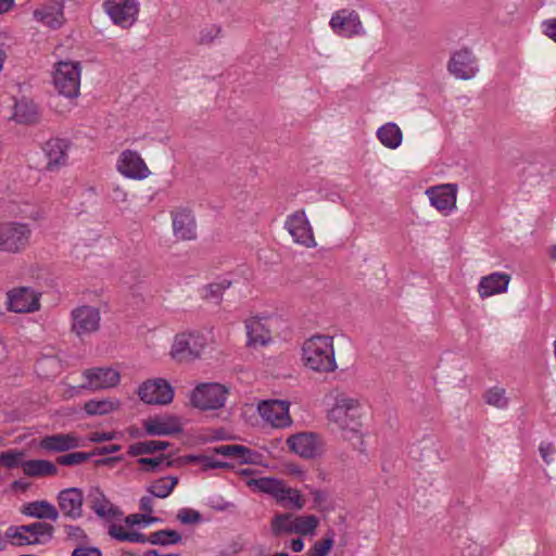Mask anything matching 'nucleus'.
I'll use <instances>...</instances> for the list:
<instances>
[{
    "label": "nucleus",
    "instance_id": "1",
    "mask_svg": "<svg viewBox=\"0 0 556 556\" xmlns=\"http://www.w3.org/2000/svg\"><path fill=\"white\" fill-rule=\"evenodd\" d=\"M304 365L317 372H332L337 369L333 338L330 336H313L302 345Z\"/></svg>",
    "mask_w": 556,
    "mask_h": 556
},
{
    "label": "nucleus",
    "instance_id": "2",
    "mask_svg": "<svg viewBox=\"0 0 556 556\" xmlns=\"http://www.w3.org/2000/svg\"><path fill=\"white\" fill-rule=\"evenodd\" d=\"M366 415V404L359 399L346 394H338L333 406L328 412L329 421L342 430L357 432Z\"/></svg>",
    "mask_w": 556,
    "mask_h": 556
},
{
    "label": "nucleus",
    "instance_id": "3",
    "mask_svg": "<svg viewBox=\"0 0 556 556\" xmlns=\"http://www.w3.org/2000/svg\"><path fill=\"white\" fill-rule=\"evenodd\" d=\"M212 338L208 332L199 330L175 334L169 356L177 363H189L200 358L208 348Z\"/></svg>",
    "mask_w": 556,
    "mask_h": 556
},
{
    "label": "nucleus",
    "instance_id": "4",
    "mask_svg": "<svg viewBox=\"0 0 556 556\" xmlns=\"http://www.w3.org/2000/svg\"><path fill=\"white\" fill-rule=\"evenodd\" d=\"M81 67L79 62L61 61L55 64L53 85L60 94L73 99L80 89Z\"/></svg>",
    "mask_w": 556,
    "mask_h": 556
},
{
    "label": "nucleus",
    "instance_id": "5",
    "mask_svg": "<svg viewBox=\"0 0 556 556\" xmlns=\"http://www.w3.org/2000/svg\"><path fill=\"white\" fill-rule=\"evenodd\" d=\"M229 390L226 386L207 382L198 384L190 395V403L201 410H214L222 408L228 397Z\"/></svg>",
    "mask_w": 556,
    "mask_h": 556
},
{
    "label": "nucleus",
    "instance_id": "6",
    "mask_svg": "<svg viewBox=\"0 0 556 556\" xmlns=\"http://www.w3.org/2000/svg\"><path fill=\"white\" fill-rule=\"evenodd\" d=\"M102 7L112 23L124 29L137 22L140 12L138 0H105Z\"/></svg>",
    "mask_w": 556,
    "mask_h": 556
},
{
    "label": "nucleus",
    "instance_id": "7",
    "mask_svg": "<svg viewBox=\"0 0 556 556\" xmlns=\"http://www.w3.org/2000/svg\"><path fill=\"white\" fill-rule=\"evenodd\" d=\"M286 444L289 451L303 459L319 457L324 452V440L315 432L304 431L290 435Z\"/></svg>",
    "mask_w": 556,
    "mask_h": 556
},
{
    "label": "nucleus",
    "instance_id": "8",
    "mask_svg": "<svg viewBox=\"0 0 556 556\" xmlns=\"http://www.w3.org/2000/svg\"><path fill=\"white\" fill-rule=\"evenodd\" d=\"M329 26L336 35L344 38L365 35L359 14L351 9H341L333 12L329 21Z\"/></svg>",
    "mask_w": 556,
    "mask_h": 556
},
{
    "label": "nucleus",
    "instance_id": "9",
    "mask_svg": "<svg viewBox=\"0 0 556 556\" xmlns=\"http://www.w3.org/2000/svg\"><path fill=\"white\" fill-rule=\"evenodd\" d=\"M30 230L25 224L0 223V251L17 253L28 244Z\"/></svg>",
    "mask_w": 556,
    "mask_h": 556
},
{
    "label": "nucleus",
    "instance_id": "10",
    "mask_svg": "<svg viewBox=\"0 0 556 556\" xmlns=\"http://www.w3.org/2000/svg\"><path fill=\"white\" fill-rule=\"evenodd\" d=\"M285 228L293 238L294 242L305 248L317 245L313 228L304 210H299L290 214L285 223Z\"/></svg>",
    "mask_w": 556,
    "mask_h": 556
},
{
    "label": "nucleus",
    "instance_id": "11",
    "mask_svg": "<svg viewBox=\"0 0 556 556\" xmlns=\"http://www.w3.org/2000/svg\"><path fill=\"white\" fill-rule=\"evenodd\" d=\"M84 381L80 387L91 391L116 387L121 381V372L113 367H93L83 371Z\"/></svg>",
    "mask_w": 556,
    "mask_h": 556
},
{
    "label": "nucleus",
    "instance_id": "12",
    "mask_svg": "<svg viewBox=\"0 0 556 556\" xmlns=\"http://www.w3.org/2000/svg\"><path fill=\"white\" fill-rule=\"evenodd\" d=\"M138 396L147 404L165 405L173 401L174 390L167 380L155 378L140 384Z\"/></svg>",
    "mask_w": 556,
    "mask_h": 556
},
{
    "label": "nucleus",
    "instance_id": "13",
    "mask_svg": "<svg viewBox=\"0 0 556 556\" xmlns=\"http://www.w3.org/2000/svg\"><path fill=\"white\" fill-rule=\"evenodd\" d=\"M40 293L29 287H18L7 294L8 309L14 313H33L40 308Z\"/></svg>",
    "mask_w": 556,
    "mask_h": 556
},
{
    "label": "nucleus",
    "instance_id": "14",
    "mask_svg": "<svg viewBox=\"0 0 556 556\" xmlns=\"http://www.w3.org/2000/svg\"><path fill=\"white\" fill-rule=\"evenodd\" d=\"M457 190L455 184H442L428 188L426 194L433 207L448 216L456 208Z\"/></svg>",
    "mask_w": 556,
    "mask_h": 556
},
{
    "label": "nucleus",
    "instance_id": "15",
    "mask_svg": "<svg viewBox=\"0 0 556 556\" xmlns=\"http://www.w3.org/2000/svg\"><path fill=\"white\" fill-rule=\"evenodd\" d=\"M116 168L121 175L134 180L146 179L151 174L144 160L132 150H125L119 154Z\"/></svg>",
    "mask_w": 556,
    "mask_h": 556
},
{
    "label": "nucleus",
    "instance_id": "16",
    "mask_svg": "<svg viewBox=\"0 0 556 556\" xmlns=\"http://www.w3.org/2000/svg\"><path fill=\"white\" fill-rule=\"evenodd\" d=\"M289 407L287 401L267 400L258 404V413L274 428H286L292 424Z\"/></svg>",
    "mask_w": 556,
    "mask_h": 556
},
{
    "label": "nucleus",
    "instance_id": "17",
    "mask_svg": "<svg viewBox=\"0 0 556 556\" xmlns=\"http://www.w3.org/2000/svg\"><path fill=\"white\" fill-rule=\"evenodd\" d=\"M100 320V311L93 306L83 305L72 311V330L78 337L96 332Z\"/></svg>",
    "mask_w": 556,
    "mask_h": 556
},
{
    "label": "nucleus",
    "instance_id": "18",
    "mask_svg": "<svg viewBox=\"0 0 556 556\" xmlns=\"http://www.w3.org/2000/svg\"><path fill=\"white\" fill-rule=\"evenodd\" d=\"M274 319L268 316H253L245 320L249 346H264L271 342Z\"/></svg>",
    "mask_w": 556,
    "mask_h": 556
},
{
    "label": "nucleus",
    "instance_id": "19",
    "mask_svg": "<svg viewBox=\"0 0 556 556\" xmlns=\"http://www.w3.org/2000/svg\"><path fill=\"white\" fill-rule=\"evenodd\" d=\"M71 142L66 139L52 138L42 146V151L47 157V169L56 172L68 164V151Z\"/></svg>",
    "mask_w": 556,
    "mask_h": 556
},
{
    "label": "nucleus",
    "instance_id": "20",
    "mask_svg": "<svg viewBox=\"0 0 556 556\" xmlns=\"http://www.w3.org/2000/svg\"><path fill=\"white\" fill-rule=\"evenodd\" d=\"M58 505L63 516L71 520L83 517L84 493L78 488H68L59 492Z\"/></svg>",
    "mask_w": 556,
    "mask_h": 556
},
{
    "label": "nucleus",
    "instance_id": "21",
    "mask_svg": "<svg viewBox=\"0 0 556 556\" xmlns=\"http://www.w3.org/2000/svg\"><path fill=\"white\" fill-rule=\"evenodd\" d=\"M447 68L456 78L464 80L472 78L478 71L476 58L468 49L456 51L451 56Z\"/></svg>",
    "mask_w": 556,
    "mask_h": 556
},
{
    "label": "nucleus",
    "instance_id": "22",
    "mask_svg": "<svg viewBox=\"0 0 556 556\" xmlns=\"http://www.w3.org/2000/svg\"><path fill=\"white\" fill-rule=\"evenodd\" d=\"M83 446H86L83 439L73 432L46 435L39 442V447L48 452H66Z\"/></svg>",
    "mask_w": 556,
    "mask_h": 556
},
{
    "label": "nucleus",
    "instance_id": "23",
    "mask_svg": "<svg viewBox=\"0 0 556 556\" xmlns=\"http://www.w3.org/2000/svg\"><path fill=\"white\" fill-rule=\"evenodd\" d=\"M34 20L42 25L56 29L64 24V5L62 2L52 1L45 3L33 12Z\"/></svg>",
    "mask_w": 556,
    "mask_h": 556
},
{
    "label": "nucleus",
    "instance_id": "24",
    "mask_svg": "<svg viewBox=\"0 0 556 556\" xmlns=\"http://www.w3.org/2000/svg\"><path fill=\"white\" fill-rule=\"evenodd\" d=\"M509 282L510 276L508 274L494 271L480 279L477 291L481 299H486L506 292Z\"/></svg>",
    "mask_w": 556,
    "mask_h": 556
},
{
    "label": "nucleus",
    "instance_id": "25",
    "mask_svg": "<svg viewBox=\"0 0 556 556\" xmlns=\"http://www.w3.org/2000/svg\"><path fill=\"white\" fill-rule=\"evenodd\" d=\"M173 231L176 238L191 240L195 238V220L190 211L185 208L172 213Z\"/></svg>",
    "mask_w": 556,
    "mask_h": 556
},
{
    "label": "nucleus",
    "instance_id": "26",
    "mask_svg": "<svg viewBox=\"0 0 556 556\" xmlns=\"http://www.w3.org/2000/svg\"><path fill=\"white\" fill-rule=\"evenodd\" d=\"M144 429L150 435H172L181 431L178 419L168 416L148 419Z\"/></svg>",
    "mask_w": 556,
    "mask_h": 556
},
{
    "label": "nucleus",
    "instance_id": "27",
    "mask_svg": "<svg viewBox=\"0 0 556 556\" xmlns=\"http://www.w3.org/2000/svg\"><path fill=\"white\" fill-rule=\"evenodd\" d=\"M22 513L28 517L56 521L60 513L58 508L48 501H34L23 506Z\"/></svg>",
    "mask_w": 556,
    "mask_h": 556
},
{
    "label": "nucleus",
    "instance_id": "28",
    "mask_svg": "<svg viewBox=\"0 0 556 556\" xmlns=\"http://www.w3.org/2000/svg\"><path fill=\"white\" fill-rule=\"evenodd\" d=\"M275 500L280 506L288 509L300 510L306 504L304 495L298 489L288 486L285 481L276 494Z\"/></svg>",
    "mask_w": 556,
    "mask_h": 556
},
{
    "label": "nucleus",
    "instance_id": "29",
    "mask_svg": "<svg viewBox=\"0 0 556 556\" xmlns=\"http://www.w3.org/2000/svg\"><path fill=\"white\" fill-rule=\"evenodd\" d=\"M379 142L387 149L395 150L403 142V131L397 124L389 122L377 129Z\"/></svg>",
    "mask_w": 556,
    "mask_h": 556
},
{
    "label": "nucleus",
    "instance_id": "30",
    "mask_svg": "<svg viewBox=\"0 0 556 556\" xmlns=\"http://www.w3.org/2000/svg\"><path fill=\"white\" fill-rule=\"evenodd\" d=\"M213 453L229 458H236L242 463L253 464L256 462L257 454L247 446L239 444H226L213 447Z\"/></svg>",
    "mask_w": 556,
    "mask_h": 556
},
{
    "label": "nucleus",
    "instance_id": "31",
    "mask_svg": "<svg viewBox=\"0 0 556 556\" xmlns=\"http://www.w3.org/2000/svg\"><path fill=\"white\" fill-rule=\"evenodd\" d=\"M23 472L27 477L40 478V477H52L58 473L56 466L46 459H30L22 463Z\"/></svg>",
    "mask_w": 556,
    "mask_h": 556
},
{
    "label": "nucleus",
    "instance_id": "32",
    "mask_svg": "<svg viewBox=\"0 0 556 556\" xmlns=\"http://www.w3.org/2000/svg\"><path fill=\"white\" fill-rule=\"evenodd\" d=\"M90 507L101 518H114L118 515V509L115 507L105 495L98 489L91 491L89 494Z\"/></svg>",
    "mask_w": 556,
    "mask_h": 556
},
{
    "label": "nucleus",
    "instance_id": "33",
    "mask_svg": "<svg viewBox=\"0 0 556 556\" xmlns=\"http://www.w3.org/2000/svg\"><path fill=\"white\" fill-rule=\"evenodd\" d=\"M38 106L37 104L26 98L17 100L14 105L13 118L20 124H33L38 121Z\"/></svg>",
    "mask_w": 556,
    "mask_h": 556
},
{
    "label": "nucleus",
    "instance_id": "34",
    "mask_svg": "<svg viewBox=\"0 0 556 556\" xmlns=\"http://www.w3.org/2000/svg\"><path fill=\"white\" fill-rule=\"evenodd\" d=\"M270 531L276 538L296 534L295 515L292 513L276 514L270 520Z\"/></svg>",
    "mask_w": 556,
    "mask_h": 556
},
{
    "label": "nucleus",
    "instance_id": "35",
    "mask_svg": "<svg viewBox=\"0 0 556 556\" xmlns=\"http://www.w3.org/2000/svg\"><path fill=\"white\" fill-rule=\"evenodd\" d=\"M27 529L28 543L30 545L48 543L52 539L54 532L52 525L40 521L27 525Z\"/></svg>",
    "mask_w": 556,
    "mask_h": 556
},
{
    "label": "nucleus",
    "instance_id": "36",
    "mask_svg": "<svg viewBox=\"0 0 556 556\" xmlns=\"http://www.w3.org/2000/svg\"><path fill=\"white\" fill-rule=\"evenodd\" d=\"M119 407L117 399L90 400L85 403L84 410L89 416L106 415Z\"/></svg>",
    "mask_w": 556,
    "mask_h": 556
},
{
    "label": "nucleus",
    "instance_id": "37",
    "mask_svg": "<svg viewBox=\"0 0 556 556\" xmlns=\"http://www.w3.org/2000/svg\"><path fill=\"white\" fill-rule=\"evenodd\" d=\"M283 481L271 478V477H262L256 479H250L247 481V485L254 491H258L262 493H266L271 495L274 498L276 494L278 493L280 486L282 485Z\"/></svg>",
    "mask_w": 556,
    "mask_h": 556
},
{
    "label": "nucleus",
    "instance_id": "38",
    "mask_svg": "<svg viewBox=\"0 0 556 556\" xmlns=\"http://www.w3.org/2000/svg\"><path fill=\"white\" fill-rule=\"evenodd\" d=\"M109 534L121 541V542H131V543H146L147 536L138 532L136 530L129 529L127 527H124L122 525H112L109 528Z\"/></svg>",
    "mask_w": 556,
    "mask_h": 556
},
{
    "label": "nucleus",
    "instance_id": "39",
    "mask_svg": "<svg viewBox=\"0 0 556 556\" xmlns=\"http://www.w3.org/2000/svg\"><path fill=\"white\" fill-rule=\"evenodd\" d=\"M177 484L178 479L176 477H162L153 481L149 485L148 491L154 497L166 498L172 494Z\"/></svg>",
    "mask_w": 556,
    "mask_h": 556
},
{
    "label": "nucleus",
    "instance_id": "40",
    "mask_svg": "<svg viewBox=\"0 0 556 556\" xmlns=\"http://www.w3.org/2000/svg\"><path fill=\"white\" fill-rule=\"evenodd\" d=\"M168 442L160 440H149L134 443L128 448V454L131 456H140L152 454L157 451H163L168 446Z\"/></svg>",
    "mask_w": 556,
    "mask_h": 556
},
{
    "label": "nucleus",
    "instance_id": "41",
    "mask_svg": "<svg viewBox=\"0 0 556 556\" xmlns=\"http://www.w3.org/2000/svg\"><path fill=\"white\" fill-rule=\"evenodd\" d=\"M483 400L488 405L493 406L497 409L507 408L509 403L508 397L506 396V390L498 386L489 388L483 393Z\"/></svg>",
    "mask_w": 556,
    "mask_h": 556
},
{
    "label": "nucleus",
    "instance_id": "42",
    "mask_svg": "<svg viewBox=\"0 0 556 556\" xmlns=\"http://www.w3.org/2000/svg\"><path fill=\"white\" fill-rule=\"evenodd\" d=\"M182 540V536L179 532L175 530H160L152 532L149 536H147V542H150L154 545H170L177 544Z\"/></svg>",
    "mask_w": 556,
    "mask_h": 556
},
{
    "label": "nucleus",
    "instance_id": "43",
    "mask_svg": "<svg viewBox=\"0 0 556 556\" xmlns=\"http://www.w3.org/2000/svg\"><path fill=\"white\" fill-rule=\"evenodd\" d=\"M319 526V519L315 515H295V530L299 535L314 534Z\"/></svg>",
    "mask_w": 556,
    "mask_h": 556
},
{
    "label": "nucleus",
    "instance_id": "44",
    "mask_svg": "<svg viewBox=\"0 0 556 556\" xmlns=\"http://www.w3.org/2000/svg\"><path fill=\"white\" fill-rule=\"evenodd\" d=\"M138 464L146 471H156L170 467L173 460L169 456L161 454L155 457H141L138 459Z\"/></svg>",
    "mask_w": 556,
    "mask_h": 556
},
{
    "label": "nucleus",
    "instance_id": "45",
    "mask_svg": "<svg viewBox=\"0 0 556 556\" xmlns=\"http://www.w3.org/2000/svg\"><path fill=\"white\" fill-rule=\"evenodd\" d=\"M334 540L333 535H328L320 541L314 543V545L307 551V556H327L333 547Z\"/></svg>",
    "mask_w": 556,
    "mask_h": 556
},
{
    "label": "nucleus",
    "instance_id": "46",
    "mask_svg": "<svg viewBox=\"0 0 556 556\" xmlns=\"http://www.w3.org/2000/svg\"><path fill=\"white\" fill-rule=\"evenodd\" d=\"M91 456V453L73 452L59 456L56 463L62 466H74L86 463Z\"/></svg>",
    "mask_w": 556,
    "mask_h": 556
},
{
    "label": "nucleus",
    "instance_id": "47",
    "mask_svg": "<svg viewBox=\"0 0 556 556\" xmlns=\"http://www.w3.org/2000/svg\"><path fill=\"white\" fill-rule=\"evenodd\" d=\"M24 452L17 450H9L0 454V464L9 469L17 466L22 467Z\"/></svg>",
    "mask_w": 556,
    "mask_h": 556
},
{
    "label": "nucleus",
    "instance_id": "48",
    "mask_svg": "<svg viewBox=\"0 0 556 556\" xmlns=\"http://www.w3.org/2000/svg\"><path fill=\"white\" fill-rule=\"evenodd\" d=\"M28 529L27 526H21V527H10L7 530V538L12 540V543L15 545H30L28 543V535H27Z\"/></svg>",
    "mask_w": 556,
    "mask_h": 556
},
{
    "label": "nucleus",
    "instance_id": "49",
    "mask_svg": "<svg viewBox=\"0 0 556 556\" xmlns=\"http://www.w3.org/2000/svg\"><path fill=\"white\" fill-rule=\"evenodd\" d=\"M230 287V281L224 279L220 282H214L204 288L203 296L206 299L218 300L222 292Z\"/></svg>",
    "mask_w": 556,
    "mask_h": 556
},
{
    "label": "nucleus",
    "instance_id": "50",
    "mask_svg": "<svg viewBox=\"0 0 556 556\" xmlns=\"http://www.w3.org/2000/svg\"><path fill=\"white\" fill-rule=\"evenodd\" d=\"M222 34V27L218 25H208L201 29L199 34L200 43H211L215 38Z\"/></svg>",
    "mask_w": 556,
    "mask_h": 556
},
{
    "label": "nucleus",
    "instance_id": "51",
    "mask_svg": "<svg viewBox=\"0 0 556 556\" xmlns=\"http://www.w3.org/2000/svg\"><path fill=\"white\" fill-rule=\"evenodd\" d=\"M177 519L184 525H192L200 521L201 515L194 509L181 508L177 513Z\"/></svg>",
    "mask_w": 556,
    "mask_h": 556
},
{
    "label": "nucleus",
    "instance_id": "52",
    "mask_svg": "<svg viewBox=\"0 0 556 556\" xmlns=\"http://www.w3.org/2000/svg\"><path fill=\"white\" fill-rule=\"evenodd\" d=\"M117 433L114 431H94L91 432L88 437L90 442L99 443L106 442L116 439Z\"/></svg>",
    "mask_w": 556,
    "mask_h": 556
},
{
    "label": "nucleus",
    "instance_id": "53",
    "mask_svg": "<svg viewBox=\"0 0 556 556\" xmlns=\"http://www.w3.org/2000/svg\"><path fill=\"white\" fill-rule=\"evenodd\" d=\"M64 532L68 539L74 541H83L86 539L85 531L78 526L67 525L64 527Z\"/></svg>",
    "mask_w": 556,
    "mask_h": 556
},
{
    "label": "nucleus",
    "instance_id": "54",
    "mask_svg": "<svg viewBox=\"0 0 556 556\" xmlns=\"http://www.w3.org/2000/svg\"><path fill=\"white\" fill-rule=\"evenodd\" d=\"M541 457L546 464L552 463V456L556 453V448L552 443L542 442L539 447Z\"/></svg>",
    "mask_w": 556,
    "mask_h": 556
},
{
    "label": "nucleus",
    "instance_id": "55",
    "mask_svg": "<svg viewBox=\"0 0 556 556\" xmlns=\"http://www.w3.org/2000/svg\"><path fill=\"white\" fill-rule=\"evenodd\" d=\"M543 34L556 42V18H549L542 23Z\"/></svg>",
    "mask_w": 556,
    "mask_h": 556
},
{
    "label": "nucleus",
    "instance_id": "56",
    "mask_svg": "<svg viewBox=\"0 0 556 556\" xmlns=\"http://www.w3.org/2000/svg\"><path fill=\"white\" fill-rule=\"evenodd\" d=\"M72 556H102L97 547L81 546L74 549Z\"/></svg>",
    "mask_w": 556,
    "mask_h": 556
},
{
    "label": "nucleus",
    "instance_id": "57",
    "mask_svg": "<svg viewBox=\"0 0 556 556\" xmlns=\"http://www.w3.org/2000/svg\"><path fill=\"white\" fill-rule=\"evenodd\" d=\"M153 497L154 496H152V495L142 496L140 500V510L148 513V514L152 513L153 507H154Z\"/></svg>",
    "mask_w": 556,
    "mask_h": 556
},
{
    "label": "nucleus",
    "instance_id": "58",
    "mask_svg": "<svg viewBox=\"0 0 556 556\" xmlns=\"http://www.w3.org/2000/svg\"><path fill=\"white\" fill-rule=\"evenodd\" d=\"M10 40V37L7 33L0 31V72L3 68V63L7 58L5 51L2 49V46L5 45L7 41Z\"/></svg>",
    "mask_w": 556,
    "mask_h": 556
},
{
    "label": "nucleus",
    "instance_id": "59",
    "mask_svg": "<svg viewBox=\"0 0 556 556\" xmlns=\"http://www.w3.org/2000/svg\"><path fill=\"white\" fill-rule=\"evenodd\" d=\"M122 448L121 445L118 444H111L109 446H103V447H99L97 448L93 453H91L92 455L97 454V455H105V454H111V453H116V452H119Z\"/></svg>",
    "mask_w": 556,
    "mask_h": 556
},
{
    "label": "nucleus",
    "instance_id": "60",
    "mask_svg": "<svg viewBox=\"0 0 556 556\" xmlns=\"http://www.w3.org/2000/svg\"><path fill=\"white\" fill-rule=\"evenodd\" d=\"M150 520H152V519H151V518H149V519L147 520V519H146V516H143V515H129V516L126 518V522H127L128 525H131V526H134V525H139V523H141L142 521L148 522V521H150Z\"/></svg>",
    "mask_w": 556,
    "mask_h": 556
},
{
    "label": "nucleus",
    "instance_id": "61",
    "mask_svg": "<svg viewBox=\"0 0 556 556\" xmlns=\"http://www.w3.org/2000/svg\"><path fill=\"white\" fill-rule=\"evenodd\" d=\"M290 548L294 553H300L304 548V541L301 538L292 539L290 541Z\"/></svg>",
    "mask_w": 556,
    "mask_h": 556
},
{
    "label": "nucleus",
    "instance_id": "62",
    "mask_svg": "<svg viewBox=\"0 0 556 556\" xmlns=\"http://www.w3.org/2000/svg\"><path fill=\"white\" fill-rule=\"evenodd\" d=\"M113 198L115 201L126 202L127 201V192L124 189L117 187L113 191Z\"/></svg>",
    "mask_w": 556,
    "mask_h": 556
},
{
    "label": "nucleus",
    "instance_id": "63",
    "mask_svg": "<svg viewBox=\"0 0 556 556\" xmlns=\"http://www.w3.org/2000/svg\"><path fill=\"white\" fill-rule=\"evenodd\" d=\"M14 3V0H0V14L8 12Z\"/></svg>",
    "mask_w": 556,
    "mask_h": 556
},
{
    "label": "nucleus",
    "instance_id": "64",
    "mask_svg": "<svg viewBox=\"0 0 556 556\" xmlns=\"http://www.w3.org/2000/svg\"><path fill=\"white\" fill-rule=\"evenodd\" d=\"M142 556H181L178 553L161 554L156 549H149Z\"/></svg>",
    "mask_w": 556,
    "mask_h": 556
}]
</instances>
